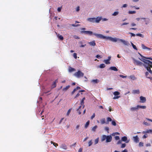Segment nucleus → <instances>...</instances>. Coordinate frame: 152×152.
<instances>
[{"label": "nucleus", "instance_id": "nucleus-21", "mask_svg": "<svg viewBox=\"0 0 152 152\" xmlns=\"http://www.w3.org/2000/svg\"><path fill=\"white\" fill-rule=\"evenodd\" d=\"M112 121V119L110 117H107V122L106 124H108L109 122Z\"/></svg>", "mask_w": 152, "mask_h": 152}, {"label": "nucleus", "instance_id": "nucleus-45", "mask_svg": "<svg viewBox=\"0 0 152 152\" xmlns=\"http://www.w3.org/2000/svg\"><path fill=\"white\" fill-rule=\"evenodd\" d=\"M118 12H115L112 14V15L113 16H116L117 15H118Z\"/></svg>", "mask_w": 152, "mask_h": 152}, {"label": "nucleus", "instance_id": "nucleus-41", "mask_svg": "<svg viewBox=\"0 0 152 152\" xmlns=\"http://www.w3.org/2000/svg\"><path fill=\"white\" fill-rule=\"evenodd\" d=\"M136 12L135 11H129L128 12V13L129 14H134L136 13Z\"/></svg>", "mask_w": 152, "mask_h": 152}, {"label": "nucleus", "instance_id": "nucleus-52", "mask_svg": "<svg viewBox=\"0 0 152 152\" xmlns=\"http://www.w3.org/2000/svg\"><path fill=\"white\" fill-rule=\"evenodd\" d=\"M147 61L151 64L150 65V68H152V62L151 61Z\"/></svg>", "mask_w": 152, "mask_h": 152}, {"label": "nucleus", "instance_id": "nucleus-5", "mask_svg": "<svg viewBox=\"0 0 152 152\" xmlns=\"http://www.w3.org/2000/svg\"><path fill=\"white\" fill-rule=\"evenodd\" d=\"M119 38H113L110 37H107V39H109L110 41L115 42L117 41V40H119Z\"/></svg>", "mask_w": 152, "mask_h": 152}, {"label": "nucleus", "instance_id": "nucleus-7", "mask_svg": "<svg viewBox=\"0 0 152 152\" xmlns=\"http://www.w3.org/2000/svg\"><path fill=\"white\" fill-rule=\"evenodd\" d=\"M140 98L141 102L144 103L146 101V99L145 97H144L142 96H141L140 97Z\"/></svg>", "mask_w": 152, "mask_h": 152}, {"label": "nucleus", "instance_id": "nucleus-58", "mask_svg": "<svg viewBox=\"0 0 152 152\" xmlns=\"http://www.w3.org/2000/svg\"><path fill=\"white\" fill-rule=\"evenodd\" d=\"M95 116V114L94 113L91 117V119H93Z\"/></svg>", "mask_w": 152, "mask_h": 152}, {"label": "nucleus", "instance_id": "nucleus-46", "mask_svg": "<svg viewBox=\"0 0 152 152\" xmlns=\"http://www.w3.org/2000/svg\"><path fill=\"white\" fill-rule=\"evenodd\" d=\"M139 146L140 147H142L143 146V143L142 142H140L139 143Z\"/></svg>", "mask_w": 152, "mask_h": 152}, {"label": "nucleus", "instance_id": "nucleus-51", "mask_svg": "<svg viewBox=\"0 0 152 152\" xmlns=\"http://www.w3.org/2000/svg\"><path fill=\"white\" fill-rule=\"evenodd\" d=\"M71 109H69L67 111V112L66 113V115L68 116L69 114H70L71 112Z\"/></svg>", "mask_w": 152, "mask_h": 152}, {"label": "nucleus", "instance_id": "nucleus-38", "mask_svg": "<svg viewBox=\"0 0 152 152\" xmlns=\"http://www.w3.org/2000/svg\"><path fill=\"white\" fill-rule=\"evenodd\" d=\"M105 66V64H103L100 65L99 67L101 68H104Z\"/></svg>", "mask_w": 152, "mask_h": 152}, {"label": "nucleus", "instance_id": "nucleus-4", "mask_svg": "<svg viewBox=\"0 0 152 152\" xmlns=\"http://www.w3.org/2000/svg\"><path fill=\"white\" fill-rule=\"evenodd\" d=\"M93 34L98 38L101 39H107V37L104 36L101 34L94 33Z\"/></svg>", "mask_w": 152, "mask_h": 152}, {"label": "nucleus", "instance_id": "nucleus-53", "mask_svg": "<svg viewBox=\"0 0 152 152\" xmlns=\"http://www.w3.org/2000/svg\"><path fill=\"white\" fill-rule=\"evenodd\" d=\"M148 137V135L147 134H144L142 137V138L143 139H145L147 137Z\"/></svg>", "mask_w": 152, "mask_h": 152}, {"label": "nucleus", "instance_id": "nucleus-9", "mask_svg": "<svg viewBox=\"0 0 152 152\" xmlns=\"http://www.w3.org/2000/svg\"><path fill=\"white\" fill-rule=\"evenodd\" d=\"M133 138L135 142L137 143L139 142V138L137 135H136Z\"/></svg>", "mask_w": 152, "mask_h": 152}, {"label": "nucleus", "instance_id": "nucleus-26", "mask_svg": "<svg viewBox=\"0 0 152 152\" xmlns=\"http://www.w3.org/2000/svg\"><path fill=\"white\" fill-rule=\"evenodd\" d=\"M90 121H88L86 123L85 127L86 129L87 128L89 124Z\"/></svg>", "mask_w": 152, "mask_h": 152}, {"label": "nucleus", "instance_id": "nucleus-60", "mask_svg": "<svg viewBox=\"0 0 152 152\" xmlns=\"http://www.w3.org/2000/svg\"><path fill=\"white\" fill-rule=\"evenodd\" d=\"M83 148H80L78 150V152H82Z\"/></svg>", "mask_w": 152, "mask_h": 152}, {"label": "nucleus", "instance_id": "nucleus-59", "mask_svg": "<svg viewBox=\"0 0 152 152\" xmlns=\"http://www.w3.org/2000/svg\"><path fill=\"white\" fill-rule=\"evenodd\" d=\"M80 10V7L79 6H78L76 8V10L78 12Z\"/></svg>", "mask_w": 152, "mask_h": 152}, {"label": "nucleus", "instance_id": "nucleus-18", "mask_svg": "<svg viewBox=\"0 0 152 152\" xmlns=\"http://www.w3.org/2000/svg\"><path fill=\"white\" fill-rule=\"evenodd\" d=\"M75 71V69L70 66L69 67V71L70 72H72Z\"/></svg>", "mask_w": 152, "mask_h": 152}, {"label": "nucleus", "instance_id": "nucleus-42", "mask_svg": "<svg viewBox=\"0 0 152 152\" xmlns=\"http://www.w3.org/2000/svg\"><path fill=\"white\" fill-rule=\"evenodd\" d=\"M145 75L148 78H150V76H149V73L148 72H146L145 73Z\"/></svg>", "mask_w": 152, "mask_h": 152}, {"label": "nucleus", "instance_id": "nucleus-3", "mask_svg": "<svg viewBox=\"0 0 152 152\" xmlns=\"http://www.w3.org/2000/svg\"><path fill=\"white\" fill-rule=\"evenodd\" d=\"M84 74L80 70H78L77 72H75L74 75L77 78H80L83 76Z\"/></svg>", "mask_w": 152, "mask_h": 152}, {"label": "nucleus", "instance_id": "nucleus-36", "mask_svg": "<svg viewBox=\"0 0 152 152\" xmlns=\"http://www.w3.org/2000/svg\"><path fill=\"white\" fill-rule=\"evenodd\" d=\"M51 144H53V145L56 147L58 145L57 143H56L55 142H54L53 141H51Z\"/></svg>", "mask_w": 152, "mask_h": 152}, {"label": "nucleus", "instance_id": "nucleus-63", "mask_svg": "<svg viewBox=\"0 0 152 152\" xmlns=\"http://www.w3.org/2000/svg\"><path fill=\"white\" fill-rule=\"evenodd\" d=\"M151 146V145L150 143H147L146 145V147L150 146Z\"/></svg>", "mask_w": 152, "mask_h": 152}, {"label": "nucleus", "instance_id": "nucleus-27", "mask_svg": "<svg viewBox=\"0 0 152 152\" xmlns=\"http://www.w3.org/2000/svg\"><path fill=\"white\" fill-rule=\"evenodd\" d=\"M137 106L138 108H139L142 109H145L146 108V107L145 106H140L139 105H137Z\"/></svg>", "mask_w": 152, "mask_h": 152}, {"label": "nucleus", "instance_id": "nucleus-49", "mask_svg": "<svg viewBox=\"0 0 152 152\" xmlns=\"http://www.w3.org/2000/svg\"><path fill=\"white\" fill-rule=\"evenodd\" d=\"M96 57L98 58H102V56L99 55H97L96 56Z\"/></svg>", "mask_w": 152, "mask_h": 152}, {"label": "nucleus", "instance_id": "nucleus-37", "mask_svg": "<svg viewBox=\"0 0 152 152\" xmlns=\"http://www.w3.org/2000/svg\"><path fill=\"white\" fill-rule=\"evenodd\" d=\"M97 126H95L94 127H93L92 129V130L93 131L95 132L96 130V129L97 128Z\"/></svg>", "mask_w": 152, "mask_h": 152}, {"label": "nucleus", "instance_id": "nucleus-48", "mask_svg": "<svg viewBox=\"0 0 152 152\" xmlns=\"http://www.w3.org/2000/svg\"><path fill=\"white\" fill-rule=\"evenodd\" d=\"M73 56L75 59H76L77 58V54L76 53H74L73 54Z\"/></svg>", "mask_w": 152, "mask_h": 152}, {"label": "nucleus", "instance_id": "nucleus-17", "mask_svg": "<svg viewBox=\"0 0 152 152\" xmlns=\"http://www.w3.org/2000/svg\"><path fill=\"white\" fill-rule=\"evenodd\" d=\"M109 69L114 71H118V69L115 66H111L110 68Z\"/></svg>", "mask_w": 152, "mask_h": 152}, {"label": "nucleus", "instance_id": "nucleus-15", "mask_svg": "<svg viewBox=\"0 0 152 152\" xmlns=\"http://www.w3.org/2000/svg\"><path fill=\"white\" fill-rule=\"evenodd\" d=\"M132 93L134 94H139L140 93V90L139 89L133 90Z\"/></svg>", "mask_w": 152, "mask_h": 152}, {"label": "nucleus", "instance_id": "nucleus-54", "mask_svg": "<svg viewBox=\"0 0 152 152\" xmlns=\"http://www.w3.org/2000/svg\"><path fill=\"white\" fill-rule=\"evenodd\" d=\"M115 140H119L120 139L119 137L118 136H116L115 137Z\"/></svg>", "mask_w": 152, "mask_h": 152}, {"label": "nucleus", "instance_id": "nucleus-32", "mask_svg": "<svg viewBox=\"0 0 152 152\" xmlns=\"http://www.w3.org/2000/svg\"><path fill=\"white\" fill-rule=\"evenodd\" d=\"M130 77L131 79H132L133 80H134L136 79V78L135 77V76L134 75L130 76Z\"/></svg>", "mask_w": 152, "mask_h": 152}, {"label": "nucleus", "instance_id": "nucleus-31", "mask_svg": "<svg viewBox=\"0 0 152 152\" xmlns=\"http://www.w3.org/2000/svg\"><path fill=\"white\" fill-rule=\"evenodd\" d=\"M113 94L115 96H118L120 94V93L118 91H116L114 92Z\"/></svg>", "mask_w": 152, "mask_h": 152}, {"label": "nucleus", "instance_id": "nucleus-39", "mask_svg": "<svg viewBox=\"0 0 152 152\" xmlns=\"http://www.w3.org/2000/svg\"><path fill=\"white\" fill-rule=\"evenodd\" d=\"M111 124L112 125L114 126H115L116 125L115 121V120H113L112 121Z\"/></svg>", "mask_w": 152, "mask_h": 152}, {"label": "nucleus", "instance_id": "nucleus-23", "mask_svg": "<svg viewBox=\"0 0 152 152\" xmlns=\"http://www.w3.org/2000/svg\"><path fill=\"white\" fill-rule=\"evenodd\" d=\"M91 81L94 83H97L99 82V81L98 79H94L92 80Z\"/></svg>", "mask_w": 152, "mask_h": 152}, {"label": "nucleus", "instance_id": "nucleus-29", "mask_svg": "<svg viewBox=\"0 0 152 152\" xmlns=\"http://www.w3.org/2000/svg\"><path fill=\"white\" fill-rule=\"evenodd\" d=\"M99 140V137H98L94 141V144L96 145L98 143Z\"/></svg>", "mask_w": 152, "mask_h": 152}, {"label": "nucleus", "instance_id": "nucleus-56", "mask_svg": "<svg viewBox=\"0 0 152 152\" xmlns=\"http://www.w3.org/2000/svg\"><path fill=\"white\" fill-rule=\"evenodd\" d=\"M120 97V96H114L113 97V99H117L119 98Z\"/></svg>", "mask_w": 152, "mask_h": 152}, {"label": "nucleus", "instance_id": "nucleus-25", "mask_svg": "<svg viewBox=\"0 0 152 152\" xmlns=\"http://www.w3.org/2000/svg\"><path fill=\"white\" fill-rule=\"evenodd\" d=\"M110 59H108L107 60H104V62L106 64H109L110 63Z\"/></svg>", "mask_w": 152, "mask_h": 152}, {"label": "nucleus", "instance_id": "nucleus-1", "mask_svg": "<svg viewBox=\"0 0 152 152\" xmlns=\"http://www.w3.org/2000/svg\"><path fill=\"white\" fill-rule=\"evenodd\" d=\"M140 59L141 61L143 62L144 64H143L140 61H137L135 59H134V63H135L136 65L137 66H143L149 72V73L151 74L152 75V71L151 70V69L150 68V65L151 64L147 61H150L142 58L141 59Z\"/></svg>", "mask_w": 152, "mask_h": 152}, {"label": "nucleus", "instance_id": "nucleus-12", "mask_svg": "<svg viewBox=\"0 0 152 152\" xmlns=\"http://www.w3.org/2000/svg\"><path fill=\"white\" fill-rule=\"evenodd\" d=\"M102 18L101 17H97L96 18H95V23H98L102 19Z\"/></svg>", "mask_w": 152, "mask_h": 152}, {"label": "nucleus", "instance_id": "nucleus-33", "mask_svg": "<svg viewBox=\"0 0 152 152\" xmlns=\"http://www.w3.org/2000/svg\"><path fill=\"white\" fill-rule=\"evenodd\" d=\"M92 144H93V142L92 141V140H90L88 142V146H90L91 145H92Z\"/></svg>", "mask_w": 152, "mask_h": 152}, {"label": "nucleus", "instance_id": "nucleus-50", "mask_svg": "<svg viewBox=\"0 0 152 152\" xmlns=\"http://www.w3.org/2000/svg\"><path fill=\"white\" fill-rule=\"evenodd\" d=\"M126 146V144L125 143L122 144L121 146V148H124Z\"/></svg>", "mask_w": 152, "mask_h": 152}, {"label": "nucleus", "instance_id": "nucleus-64", "mask_svg": "<svg viewBox=\"0 0 152 152\" xmlns=\"http://www.w3.org/2000/svg\"><path fill=\"white\" fill-rule=\"evenodd\" d=\"M128 152V151L126 149H125L123 151H122L121 152Z\"/></svg>", "mask_w": 152, "mask_h": 152}, {"label": "nucleus", "instance_id": "nucleus-40", "mask_svg": "<svg viewBox=\"0 0 152 152\" xmlns=\"http://www.w3.org/2000/svg\"><path fill=\"white\" fill-rule=\"evenodd\" d=\"M136 35L137 36H138L142 37H144L143 35L142 34H140V33L136 34Z\"/></svg>", "mask_w": 152, "mask_h": 152}, {"label": "nucleus", "instance_id": "nucleus-28", "mask_svg": "<svg viewBox=\"0 0 152 152\" xmlns=\"http://www.w3.org/2000/svg\"><path fill=\"white\" fill-rule=\"evenodd\" d=\"M59 39L60 40H62L64 39L63 37L61 35H59V34H58L57 35Z\"/></svg>", "mask_w": 152, "mask_h": 152}, {"label": "nucleus", "instance_id": "nucleus-24", "mask_svg": "<svg viewBox=\"0 0 152 152\" xmlns=\"http://www.w3.org/2000/svg\"><path fill=\"white\" fill-rule=\"evenodd\" d=\"M138 109V108L137 107V106L136 107H133L131 108L130 110H131L133 111L137 110V109Z\"/></svg>", "mask_w": 152, "mask_h": 152}, {"label": "nucleus", "instance_id": "nucleus-2", "mask_svg": "<svg viewBox=\"0 0 152 152\" xmlns=\"http://www.w3.org/2000/svg\"><path fill=\"white\" fill-rule=\"evenodd\" d=\"M112 137L111 135H102L101 138V141L103 142L106 140V143L110 142L112 141Z\"/></svg>", "mask_w": 152, "mask_h": 152}, {"label": "nucleus", "instance_id": "nucleus-19", "mask_svg": "<svg viewBox=\"0 0 152 152\" xmlns=\"http://www.w3.org/2000/svg\"><path fill=\"white\" fill-rule=\"evenodd\" d=\"M70 87V86H69V85L67 86L66 87L64 88H63L62 91H67Z\"/></svg>", "mask_w": 152, "mask_h": 152}, {"label": "nucleus", "instance_id": "nucleus-57", "mask_svg": "<svg viewBox=\"0 0 152 152\" xmlns=\"http://www.w3.org/2000/svg\"><path fill=\"white\" fill-rule=\"evenodd\" d=\"M119 76L120 77H121L122 78H126L127 77L126 76H124L122 75H120Z\"/></svg>", "mask_w": 152, "mask_h": 152}, {"label": "nucleus", "instance_id": "nucleus-13", "mask_svg": "<svg viewBox=\"0 0 152 152\" xmlns=\"http://www.w3.org/2000/svg\"><path fill=\"white\" fill-rule=\"evenodd\" d=\"M95 18H89L87 19V20L90 22L93 23H95Z\"/></svg>", "mask_w": 152, "mask_h": 152}, {"label": "nucleus", "instance_id": "nucleus-10", "mask_svg": "<svg viewBox=\"0 0 152 152\" xmlns=\"http://www.w3.org/2000/svg\"><path fill=\"white\" fill-rule=\"evenodd\" d=\"M60 148L65 150H66L67 148L66 145L65 144H62L61 145Z\"/></svg>", "mask_w": 152, "mask_h": 152}, {"label": "nucleus", "instance_id": "nucleus-34", "mask_svg": "<svg viewBox=\"0 0 152 152\" xmlns=\"http://www.w3.org/2000/svg\"><path fill=\"white\" fill-rule=\"evenodd\" d=\"M85 99V97H83L82 99L81 102V104L82 105H83L84 104V101Z\"/></svg>", "mask_w": 152, "mask_h": 152}, {"label": "nucleus", "instance_id": "nucleus-16", "mask_svg": "<svg viewBox=\"0 0 152 152\" xmlns=\"http://www.w3.org/2000/svg\"><path fill=\"white\" fill-rule=\"evenodd\" d=\"M141 46L142 48L143 49H147L149 50H151V49L150 48H148L145 46L144 44H142L141 45Z\"/></svg>", "mask_w": 152, "mask_h": 152}, {"label": "nucleus", "instance_id": "nucleus-47", "mask_svg": "<svg viewBox=\"0 0 152 152\" xmlns=\"http://www.w3.org/2000/svg\"><path fill=\"white\" fill-rule=\"evenodd\" d=\"M71 26H73V27H77V26H80V24L75 25V24H72L71 25Z\"/></svg>", "mask_w": 152, "mask_h": 152}, {"label": "nucleus", "instance_id": "nucleus-6", "mask_svg": "<svg viewBox=\"0 0 152 152\" xmlns=\"http://www.w3.org/2000/svg\"><path fill=\"white\" fill-rule=\"evenodd\" d=\"M119 41L122 42L126 46H129L130 44L129 42L127 41H125L122 39H119Z\"/></svg>", "mask_w": 152, "mask_h": 152}, {"label": "nucleus", "instance_id": "nucleus-11", "mask_svg": "<svg viewBox=\"0 0 152 152\" xmlns=\"http://www.w3.org/2000/svg\"><path fill=\"white\" fill-rule=\"evenodd\" d=\"M121 140L125 142L126 143H128L129 142V141L127 140V137L126 136H124L122 137L121 138Z\"/></svg>", "mask_w": 152, "mask_h": 152}, {"label": "nucleus", "instance_id": "nucleus-43", "mask_svg": "<svg viewBox=\"0 0 152 152\" xmlns=\"http://www.w3.org/2000/svg\"><path fill=\"white\" fill-rule=\"evenodd\" d=\"M129 34L131 35V37H135L136 35L135 34L131 32H129Z\"/></svg>", "mask_w": 152, "mask_h": 152}, {"label": "nucleus", "instance_id": "nucleus-8", "mask_svg": "<svg viewBox=\"0 0 152 152\" xmlns=\"http://www.w3.org/2000/svg\"><path fill=\"white\" fill-rule=\"evenodd\" d=\"M82 33H84L85 34L91 35L93 34V32L91 31H82Z\"/></svg>", "mask_w": 152, "mask_h": 152}, {"label": "nucleus", "instance_id": "nucleus-55", "mask_svg": "<svg viewBox=\"0 0 152 152\" xmlns=\"http://www.w3.org/2000/svg\"><path fill=\"white\" fill-rule=\"evenodd\" d=\"M133 48L135 50H137V49L136 47V46L134 45H132Z\"/></svg>", "mask_w": 152, "mask_h": 152}, {"label": "nucleus", "instance_id": "nucleus-35", "mask_svg": "<svg viewBox=\"0 0 152 152\" xmlns=\"http://www.w3.org/2000/svg\"><path fill=\"white\" fill-rule=\"evenodd\" d=\"M81 106H80L79 107V108L78 109H77V111H78V113H79V115H80L81 114V112L80 110V108H81Z\"/></svg>", "mask_w": 152, "mask_h": 152}, {"label": "nucleus", "instance_id": "nucleus-22", "mask_svg": "<svg viewBox=\"0 0 152 152\" xmlns=\"http://www.w3.org/2000/svg\"><path fill=\"white\" fill-rule=\"evenodd\" d=\"M100 122H101V124H105V123H106L105 122V119L104 118H103L102 119H101L100 120Z\"/></svg>", "mask_w": 152, "mask_h": 152}, {"label": "nucleus", "instance_id": "nucleus-30", "mask_svg": "<svg viewBox=\"0 0 152 152\" xmlns=\"http://www.w3.org/2000/svg\"><path fill=\"white\" fill-rule=\"evenodd\" d=\"M56 84L55 83H53V84L51 86V89H53V88H55L56 87Z\"/></svg>", "mask_w": 152, "mask_h": 152}, {"label": "nucleus", "instance_id": "nucleus-61", "mask_svg": "<svg viewBox=\"0 0 152 152\" xmlns=\"http://www.w3.org/2000/svg\"><path fill=\"white\" fill-rule=\"evenodd\" d=\"M121 140H119L117 143V144H121Z\"/></svg>", "mask_w": 152, "mask_h": 152}, {"label": "nucleus", "instance_id": "nucleus-14", "mask_svg": "<svg viewBox=\"0 0 152 152\" xmlns=\"http://www.w3.org/2000/svg\"><path fill=\"white\" fill-rule=\"evenodd\" d=\"M88 44L91 46H94L96 45V43L95 41H93L91 42H89Z\"/></svg>", "mask_w": 152, "mask_h": 152}, {"label": "nucleus", "instance_id": "nucleus-44", "mask_svg": "<svg viewBox=\"0 0 152 152\" xmlns=\"http://www.w3.org/2000/svg\"><path fill=\"white\" fill-rule=\"evenodd\" d=\"M147 133H151L152 134V130L149 129L147 130Z\"/></svg>", "mask_w": 152, "mask_h": 152}, {"label": "nucleus", "instance_id": "nucleus-20", "mask_svg": "<svg viewBox=\"0 0 152 152\" xmlns=\"http://www.w3.org/2000/svg\"><path fill=\"white\" fill-rule=\"evenodd\" d=\"M140 54V56L142 57V58H143L145 59H150V60H151L152 61V58H151V57H146L144 56H142V55Z\"/></svg>", "mask_w": 152, "mask_h": 152}, {"label": "nucleus", "instance_id": "nucleus-62", "mask_svg": "<svg viewBox=\"0 0 152 152\" xmlns=\"http://www.w3.org/2000/svg\"><path fill=\"white\" fill-rule=\"evenodd\" d=\"M61 7H58L57 9V10L58 12H60L61 11Z\"/></svg>", "mask_w": 152, "mask_h": 152}]
</instances>
